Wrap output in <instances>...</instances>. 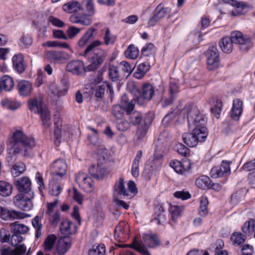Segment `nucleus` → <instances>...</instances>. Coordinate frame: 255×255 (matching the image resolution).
<instances>
[{
	"label": "nucleus",
	"mask_w": 255,
	"mask_h": 255,
	"mask_svg": "<svg viewBox=\"0 0 255 255\" xmlns=\"http://www.w3.org/2000/svg\"><path fill=\"white\" fill-rule=\"evenodd\" d=\"M35 145L34 139L27 136L22 130L15 131L9 140V146L13 153H9L6 158V162L11 165L16 160V154H21L24 157H30L32 149Z\"/></svg>",
	"instance_id": "1"
},
{
	"label": "nucleus",
	"mask_w": 255,
	"mask_h": 255,
	"mask_svg": "<svg viewBox=\"0 0 255 255\" xmlns=\"http://www.w3.org/2000/svg\"><path fill=\"white\" fill-rule=\"evenodd\" d=\"M102 44L100 40H96L91 43L81 54L87 58L90 63L86 67L88 72L93 71L99 67L104 62L107 57V52L105 50L98 48Z\"/></svg>",
	"instance_id": "2"
},
{
	"label": "nucleus",
	"mask_w": 255,
	"mask_h": 255,
	"mask_svg": "<svg viewBox=\"0 0 255 255\" xmlns=\"http://www.w3.org/2000/svg\"><path fill=\"white\" fill-rule=\"evenodd\" d=\"M180 114L186 118L189 127L192 125L196 127L205 126L206 120L204 115L201 114L193 104L188 103L180 111Z\"/></svg>",
	"instance_id": "3"
},
{
	"label": "nucleus",
	"mask_w": 255,
	"mask_h": 255,
	"mask_svg": "<svg viewBox=\"0 0 255 255\" xmlns=\"http://www.w3.org/2000/svg\"><path fill=\"white\" fill-rule=\"evenodd\" d=\"M29 109L35 114H39L43 125L45 128L49 126V121L50 119L49 111L43 104L40 97H34L28 101Z\"/></svg>",
	"instance_id": "4"
},
{
	"label": "nucleus",
	"mask_w": 255,
	"mask_h": 255,
	"mask_svg": "<svg viewBox=\"0 0 255 255\" xmlns=\"http://www.w3.org/2000/svg\"><path fill=\"white\" fill-rule=\"evenodd\" d=\"M119 197L123 198L131 197L128 190L125 187L124 180L122 177L116 181L113 188L114 202L119 207H122L126 210L128 209L129 205L124 201L119 199Z\"/></svg>",
	"instance_id": "5"
},
{
	"label": "nucleus",
	"mask_w": 255,
	"mask_h": 255,
	"mask_svg": "<svg viewBox=\"0 0 255 255\" xmlns=\"http://www.w3.org/2000/svg\"><path fill=\"white\" fill-rule=\"evenodd\" d=\"M139 96L133 98L132 101L140 106L143 105L146 102H149L153 97L155 93L154 87L149 83H144L140 89L138 90Z\"/></svg>",
	"instance_id": "6"
},
{
	"label": "nucleus",
	"mask_w": 255,
	"mask_h": 255,
	"mask_svg": "<svg viewBox=\"0 0 255 255\" xmlns=\"http://www.w3.org/2000/svg\"><path fill=\"white\" fill-rule=\"evenodd\" d=\"M230 38L233 43L239 45V48L242 51H247L252 46L251 38L239 31L232 32Z\"/></svg>",
	"instance_id": "7"
},
{
	"label": "nucleus",
	"mask_w": 255,
	"mask_h": 255,
	"mask_svg": "<svg viewBox=\"0 0 255 255\" xmlns=\"http://www.w3.org/2000/svg\"><path fill=\"white\" fill-rule=\"evenodd\" d=\"M50 169L53 178L55 180H60L65 176L67 165L65 160L58 159L53 162Z\"/></svg>",
	"instance_id": "8"
},
{
	"label": "nucleus",
	"mask_w": 255,
	"mask_h": 255,
	"mask_svg": "<svg viewBox=\"0 0 255 255\" xmlns=\"http://www.w3.org/2000/svg\"><path fill=\"white\" fill-rule=\"evenodd\" d=\"M34 195V193H30L28 195L19 193L14 197L13 203L19 209L24 211H29L33 207L31 199Z\"/></svg>",
	"instance_id": "9"
},
{
	"label": "nucleus",
	"mask_w": 255,
	"mask_h": 255,
	"mask_svg": "<svg viewBox=\"0 0 255 255\" xmlns=\"http://www.w3.org/2000/svg\"><path fill=\"white\" fill-rule=\"evenodd\" d=\"M207 64L209 70L213 71L217 69L219 66V53L217 47L214 45L211 46L207 51Z\"/></svg>",
	"instance_id": "10"
},
{
	"label": "nucleus",
	"mask_w": 255,
	"mask_h": 255,
	"mask_svg": "<svg viewBox=\"0 0 255 255\" xmlns=\"http://www.w3.org/2000/svg\"><path fill=\"white\" fill-rule=\"evenodd\" d=\"M135 103L132 101V104H127L126 99L124 98L123 104L125 107L128 108L127 115L129 116V123L133 126H138L143 123L144 118L142 117L140 113L133 110L134 108V104Z\"/></svg>",
	"instance_id": "11"
},
{
	"label": "nucleus",
	"mask_w": 255,
	"mask_h": 255,
	"mask_svg": "<svg viewBox=\"0 0 255 255\" xmlns=\"http://www.w3.org/2000/svg\"><path fill=\"white\" fill-rule=\"evenodd\" d=\"M192 163L189 159H184L182 161L172 160L170 162V166L175 171L185 176H188L191 173Z\"/></svg>",
	"instance_id": "12"
},
{
	"label": "nucleus",
	"mask_w": 255,
	"mask_h": 255,
	"mask_svg": "<svg viewBox=\"0 0 255 255\" xmlns=\"http://www.w3.org/2000/svg\"><path fill=\"white\" fill-rule=\"evenodd\" d=\"M230 163L229 161L223 160L220 166H215L212 168L210 171L211 176L216 178L229 175L231 172Z\"/></svg>",
	"instance_id": "13"
},
{
	"label": "nucleus",
	"mask_w": 255,
	"mask_h": 255,
	"mask_svg": "<svg viewBox=\"0 0 255 255\" xmlns=\"http://www.w3.org/2000/svg\"><path fill=\"white\" fill-rule=\"evenodd\" d=\"M153 115L148 113L144 117L143 123L138 126L135 133L137 139L142 140L147 132L149 125L153 120Z\"/></svg>",
	"instance_id": "14"
},
{
	"label": "nucleus",
	"mask_w": 255,
	"mask_h": 255,
	"mask_svg": "<svg viewBox=\"0 0 255 255\" xmlns=\"http://www.w3.org/2000/svg\"><path fill=\"white\" fill-rule=\"evenodd\" d=\"M29 215L15 210H9L7 208L3 207H0V217L4 220L10 219L14 220L15 219H24L26 217H29Z\"/></svg>",
	"instance_id": "15"
},
{
	"label": "nucleus",
	"mask_w": 255,
	"mask_h": 255,
	"mask_svg": "<svg viewBox=\"0 0 255 255\" xmlns=\"http://www.w3.org/2000/svg\"><path fill=\"white\" fill-rule=\"evenodd\" d=\"M14 183L20 193L28 195L34 193L31 189V180L28 177L23 176L16 180Z\"/></svg>",
	"instance_id": "16"
},
{
	"label": "nucleus",
	"mask_w": 255,
	"mask_h": 255,
	"mask_svg": "<svg viewBox=\"0 0 255 255\" xmlns=\"http://www.w3.org/2000/svg\"><path fill=\"white\" fill-rule=\"evenodd\" d=\"M88 138L91 143L97 147L96 151L97 155L102 159L106 160L108 157V150L102 144V141L98 138L97 135H89Z\"/></svg>",
	"instance_id": "17"
},
{
	"label": "nucleus",
	"mask_w": 255,
	"mask_h": 255,
	"mask_svg": "<svg viewBox=\"0 0 255 255\" xmlns=\"http://www.w3.org/2000/svg\"><path fill=\"white\" fill-rule=\"evenodd\" d=\"M66 71L76 75L88 72L84 62L79 60H73L69 62L66 67Z\"/></svg>",
	"instance_id": "18"
},
{
	"label": "nucleus",
	"mask_w": 255,
	"mask_h": 255,
	"mask_svg": "<svg viewBox=\"0 0 255 255\" xmlns=\"http://www.w3.org/2000/svg\"><path fill=\"white\" fill-rule=\"evenodd\" d=\"M45 57L51 62L61 63L68 58V54L65 52L51 50L46 52Z\"/></svg>",
	"instance_id": "19"
},
{
	"label": "nucleus",
	"mask_w": 255,
	"mask_h": 255,
	"mask_svg": "<svg viewBox=\"0 0 255 255\" xmlns=\"http://www.w3.org/2000/svg\"><path fill=\"white\" fill-rule=\"evenodd\" d=\"M76 181L81 188L86 192H91L94 188L93 182L90 177L84 173H79L76 177Z\"/></svg>",
	"instance_id": "20"
},
{
	"label": "nucleus",
	"mask_w": 255,
	"mask_h": 255,
	"mask_svg": "<svg viewBox=\"0 0 255 255\" xmlns=\"http://www.w3.org/2000/svg\"><path fill=\"white\" fill-rule=\"evenodd\" d=\"M125 98L126 99L128 104H132V101L129 100L127 94H124L122 96L121 98V105H114L112 109V114L113 116L119 120L122 119V118L124 117L125 112L127 114V111L128 109L127 108V107H125L123 104V100L124 98L125 99Z\"/></svg>",
	"instance_id": "21"
},
{
	"label": "nucleus",
	"mask_w": 255,
	"mask_h": 255,
	"mask_svg": "<svg viewBox=\"0 0 255 255\" xmlns=\"http://www.w3.org/2000/svg\"><path fill=\"white\" fill-rule=\"evenodd\" d=\"M13 249L5 246H0V255H23L26 252L24 244L17 245Z\"/></svg>",
	"instance_id": "22"
},
{
	"label": "nucleus",
	"mask_w": 255,
	"mask_h": 255,
	"mask_svg": "<svg viewBox=\"0 0 255 255\" xmlns=\"http://www.w3.org/2000/svg\"><path fill=\"white\" fill-rule=\"evenodd\" d=\"M98 163L97 166L92 165L89 169V173L93 178L100 179L103 178L106 175V170L105 168L102 167L100 164L103 163V160L98 155Z\"/></svg>",
	"instance_id": "23"
},
{
	"label": "nucleus",
	"mask_w": 255,
	"mask_h": 255,
	"mask_svg": "<svg viewBox=\"0 0 255 255\" xmlns=\"http://www.w3.org/2000/svg\"><path fill=\"white\" fill-rule=\"evenodd\" d=\"M18 94L22 97L29 96L33 90V86L31 82L27 80L19 81L17 85Z\"/></svg>",
	"instance_id": "24"
},
{
	"label": "nucleus",
	"mask_w": 255,
	"mask_h": 255,
	"mask_svg": "<svg viewBox=\"0 0 255 255\" xmlns=\"http://www.w3.org/2000/svg\"><path fill=\"white\" fill-rule=\"evenodd\" d=\"M14 69L18 73H22L25 70L26 64L22 54L14 55L12 59Z\"/></svg>",
	"instance_id": "25"
},
{
	"label": "nucleus",
	"mask_w": 255,
	"mask_h": 255,
	"mask_svg": "<svg viewBox=\"0 0 255 255\" xmlns=\"http://www.w3.org/2000/svg\"><path fill=\"white\" fill-rule=\"evenodd\" d=\"M243 110V102L239 99H236L233 100V107L232 108L230 116L232 119L235 121L239 120Z\"/></svg>",
	"instance_id": "26"
},
{
	"label": "nucleus",
	"mask_w": 255,
	"mask_h": 255,
	"mask_svg": "<svg viewBox=\"0 0 255 255\" xmlns=\"http://www.w3.org/2000/svg\"><path fill=\"white\" fill-rule=\"evenodd\" d=\"M142 240L144 243L141 242L144 246L145 245L149 248H154L159 246L160 244V241L158 237L154 234H145L142 236ZM146 249V248H145Z\"/></svg>",
	"instance_id": "27"
},
{
	"label": "nucleus",
	"mask_w": 255,
	"mask_h": 255,
	"mask_svg": "<svg viewBox=\"0 0 255 255\" xmlns=\"http://www.w3.org/2000/svg\"><path fill=\"white\" fill-rule=\"evenodd\" d=\"M60 230L62 234L69 235L75 234L77 230L75 225L72 221L65 219L62 222Z\"/></svg>",
	"instance_id": "28"
},
{
	"label": "nucleus",
	"mask_w": 255,
	"mask_h": 255,
	"mask_svg": "<svg viewBox=\"0 0 255 255\" xmlns=\"http://www.w3.org/2000/svg\"><path fill=\"white\" fill-rule=\"evenodd\" d=\"M119 247L120 248L128 247L129 248L133 249L142 255H150L149 252L145 248L144 245L141 242V241H138L135 238L134 239L132 244L129 245H119Z\"/></svg>",
	"instance_id": "29"
},
{
	"label": "nucleus",
	"mask_w": 255,
	"mask_h": 255,
	"mask_svg": "<svg viewBox=\"0 0 255 255\" xmlns=\"http://www.w3.org/2000/svg\"><path fill=\"white\" fill-rule=\"evenodd\" d=\"M14 86L13 80L10 76L5 75L0 78V92L3 91L9 92Z\"/></svg>",
	"instance_id": "30"
},
{
	"label": "nucleus",
	"mask_w": 255,
	"mask_h": 255,
	"mask_svg": "<svg viewBox=\"0 0 255 255\" xmlns=\"http://www.w3.org/2000/svg\"><path fill=\"white\" fill-rule=\"evenodd\" d=\"M226 3L230 4V5L236 7L235 10L232 11V14L236 16L239 14H243L245 13L244 9L247 7V4L243 2H239L235 0H221Z\"/></svg>",
	"instance_id": "31"
},
{
	"label": "nucleus",
	"mask_w": 255,
	"mask_h": 255,
	"mask_svg": "<svg viewBox=\"0 0 255 255\" xmlns=\"http://www.w3.org/2000/svg\"><path fill=\"white\" fill-rule=\"evenodd\" d=\"M62 9L64 11L70 13L84 10L82 4L77 1H71L64 4L62 6Z\"/></svg>",
	"instance_id": "32"
},
{
	"label": "nucleus",
	"mask_w": 255,
	"mask_h": 255,
	"mask_svg": "<svg viewBox=\"0 0 255 255\" xmlns=\"http://www.w3.org/2000/svg\"><path fill=\"white\" fill-rule=\"evenodd\" d=\"M193 132L197 142H203L206 139L208 131L205 126L194 127Z\"/></svg>",
	"instance_id": "33"
},
{
	"label": "nucleus",
	"mask_w": 255,
	"mask_h": 255,
	"mask_svg": "<svg viewBox=\"0 0 255 255\" xmlns=\"http://www.w3.org/2000/svg\"><path fill=\"white\" fill-rule=\"evenodd\" d=\"M71 247V242L69 239L65 237L61 238L58 240L57 250L59 255L65 254Z\"/></svg>",
	"instance_id": "34"
},
{
	"label": "nucleus",
	"mask_w": 255,
	"mask_h": 255,
	"mask_svg": "<svg viewBox=\"0 0 255 255\" xmlns=\"http://www.w3.org/2000/svg\"><path fill=\"white\" fill-rule=\"evenodd\" d=\"M111 90V86L107 82L97 85L95 88L94 95L97 99H102L104 97L106 90Z\"/></svg>",
	"instance_id": "35"
},
{
	"label": "nucleus",
	"mask_w": 255,
	"mask_h": 255,
	"mask_svg": "<svg viewBox=\"0 0 255 255\" xmlns=\"http://www.w3.org/2000/svg\"><path fill=\"white\" fill-rule=\"evenodd\" d=\"M219 45L222 51L225 53H230L233 49V43L229 37H224L219 42Z\"/></svg>",
	"instance_id": "36"
},
{
	"label": "nucleus",
	"mask_w": 255,
	"mask_h": 255,
	"mask_svg": "<svg viewBox=\"0 0 255 255\" xmlns=\"http://www.w3.org/2000/svg\"><path fill=\"white\" fill-rule=\"evenodd\" d=\"M11 227V232L12 234H24L28 232L29 228L27 226L24 224H20L18 222H15L11 223L10 225Z\"/></svg>",
	"instance_id": "37"
},
{
	"label": "nucleus",
	"mask_w": 255,
	"mask_h": 255,
	"mask_svg": "<svg viewBox=\"0 0 255 255\" xmlns=\"http://www.w3.org/2000/svg\"><path fill=\"white\" fill-rule=\"evenodd\" d=\"M70 20L73 23H80L83 25H89L92 22L90 18L87 17V14L72 15L70 17Z\"/></svg>",
	"instance_id": "38"
},
{
	"label": "nucleus",
	"mask_w": 255,
	"mask_h": 255,
	"mask_svg": "<svg viewBox=\"0 0 255 255\" xmlns=\"http://www.w3.org/2000/svg\"><path fill=\"white\" fill-rule=\"evenodd\" d=\"M96 31V29L90 27L89 28L84 34L79 39L78 42V45L80 48L84 47L88 42L89 40L93 37V32Z\"/></svg>",
	"instance_id": "39"
},
{
	"label": "nucleus",
	"mask_w": 255,
	"mask_h": 255,
	"mask_svg": "<svg viewBox=\"0 0 255 255\" xmlns=\"http://www.w3.org/2000/svg\"><path fill=\"white\" fill-rule=\"evenodd\" d=\"M12 185L4 181H0V195L3 197H8L12 194Z\"/></svg>",
	"instance_id": "40"
},
{
	"label": "nucleus",
	"mask_w": 255,
	"mask_h": 255,
	"mask_svg": "<svg viewBox=\"0 0 255 255\" xmlns=\"http://www.w3.org/2000/svg\"><path fill=\"white\" fill-rule=\"evenodd\" d=\"M195 183L199 188L205 190L210 188L211 179L207 176L202 175L196 179Z\"/></svg>",
	"instance_id": "41"
},
{
	"label": "nucleus",
	"mask_w": 255,
	"mask_h": 255,
	"mask_svg": "<svg viewBox=\"0 0 255 255\" xmlns=\"http://www.w3.org/2000/svg\"><path fill=\"white\" fill-rule=\"evenodd\" d=\"M149 69L148 63H142L137 67V70L134 73L133 76L138 79L142 78Z\"/></svg>",
	"instance_id": "42"
},
{
	"label": "nucleus",
	"mask_w": 255,
	"mask_h": 255,
	"mask_svg": "<svg viewBox=\"0 0 255 255\" xmlns=\"http://www.w3.org/2000/svg\"><path fill=\"white\" fill-rule=\"evenodd\" d=\"M182 139L184 143L187 146L193 147L196 146L198 142L197 138L194 135L193 132L192 133H185L182 135Z\"/></svg>",
	"instance_id": "43"
},
{
	"label": "nucleus",
	"mask_w": 255,
	"mask_h": 255,
	"mask_svg": "<svg viewBox=\"0 0 255 255\" xmlns=\"http://www.w3.org/2000/svg\"><path fill=\"white\" fill-rule=\"evenodd\" d=\"M26 170V166L22 162H18L13 165L11 168V173L13 176L17 177Z\"/></svg>",
	"instance_id": "44"
},
{
	"label": "nucleus",
	"mask_w": 255,
	"mask_h": 255,
	"mask_svg": "<svg viewBox=\"0 0 255 255\" xmlns=\"http://www.w3.org/2000/svg\"><path fill=\"white\" fill-rule=\"evenodd\" d=\"M154 210L155 215L154 220L157 221L158 225H161L166 220L164 209L162 206L159 205L155 208Z\"/></svg>",
	"instance_id": "45"
},
{
	"label": "nucleus",
	"mask_w": 255,
	"mask_h": 255,
	"mask_svg": "<svg viewBox=\"0 0 255 255\" xmlns=\"http://www.w3.org/2000/svg\"><path fill=\"white\" fill-rule=\"evenodd\" d=\"M184 210V207L177 205H170L169 208V212L171 215L172 221L175 222L179 218L181 213Z\"/></svg>",
	"instance_id": "46"
},
{
	"label": "nucleus",
	"mask_w": 255,
	"mask_h": 255,
	"mask_svg": "<svg viewBox=\"0 0 255 255\" xmlns=\"http://www.w3.org/2000/svg\"><path fill=\"white\" fill-rule=\"evenodd\" d=\"M105 246L103 244H95L89 251V255H105Z\"/></svg>",
	"instance_id": "47"
},
{
	"label": "nucleus",
	"mask_w": 255,
	"mask_h": 255,
	"mask_svg": "<svg viewBox=\"0 0 255 255\" xmlns=\"http://www.w3.org/2000/svg\"><path fill=\"white\" fill-rule=\"evenodd\" d=\"M213 100L214 106L211 108V111L216 118L219 119L222 108V102L218 98H215Z\"/></svg>",
	"instance_id": "48"
},
{
	"label": "nucleus",
	"mask_w": 255,
	"mask_h": 255,
	"mask_svg": "<svg viewBox=\"0 0 255 255\" xmlns=\"http://www.w3.org/2000/svg\"><path fill=\"white\" fill-rule=\"evenodd\" d=\"M242 230L246 235H249L255 231V220H250L246 222L242 228Z\"/></svg>",
	"instance_id": "49"
},
{
	"label": "nucleus",
	"mask_w": 255,
	"mask_h": 255,
	"mask_svg": "<svg viewBox=\"0 0 255 255\" xmlns=\"http://www.w3.org/2000/svg\"><path fill=\"white\" fill-rule=\"evenodd\" d=\"M209 204L207 197L202 196L200 199V206L199 209V214L200 216H206L208 213L207 206Z\"/></svg>",
	"instance_id": "50"
},
{
	"label": "nucleus",
	"mask_w": 255,
	"mask_h": 255,
	"mask_svg": "<svg viewBox=\"0 0 255 255\" xmlns=\"http://www.w3.org/2000/svg\"><path fill=\"white\" fill-rule=\"evenodd\" d=\"M171 12V9L169 7H164L162 4H159L156 8L155 14L159 19H160Z\"/></svg>",
	"instance_id": "51"
},
{
	"label": "nucleus",
	"mask_w": 255,
	"mask_h": 255,
	"mask_svg": "<svg viewBox=\"0 0 255 255\" xmlns=\"http://www.w3.org/2000/svg\"><path fill=\"white\" fill-rule=\"evenodd\" d=\"M56 239L57 237L54 234L48 236L43 243L45 250L46 251H51L55 244Z\"/></svg>",
	"instance_id": "52"
},
{
	"label": "nucleus",
	"mask_w": 255,
	"mask_h": 255,
	"mask_svg": "<svg viewBox=\"0 0 255 255\" xmlns=\"http://www.w3.org/2000/svg\"><path fill=\"white\" fill-rule=\"evenodd\" d=\"M40 218L38 216H36L32 220V225L36 229L35 237L37 239L39 238L41 235V230L42 225L40 223Z\"/></svg>",
	"instance_id": "53"
},
{
	"label": "nucleus",
	"mask_w": 255,
	"mask_h": 255,
	"mask_svg": "<svg viewBox=\"0 0 255 255\" xmlns=\"http://www.w3.org/2000/svg\"><path fill=\"white\" fill-rule=\"evenodd\" d=\"M126 224L124 222H120L115 229V237L120 240L124 238L125 232Z\"/></svg>",
	"instance_id": "54"
},
{
	"label": "nucleus",
	"mask_w": 255,
	"mask_h": 255,
	"mask_svg": "<svg viewBox=\"0 0 255 255\" xmlns=\"http://www.w3.org/2000/svg\"><path fill=\"white\" fill-rule=\"evenodd\" d=\"M117 38L116 36L112 34L110 29L107 28L103 36L104 44L106 45H113Z\"/></svg>",
	"instance_id": "55"
},
{
	"label": "nucleus",
	"mask_w": 255,
	"mask_h": 255,
	"mask_svg": "<svg viewBox=\"0 0 255 255\" xmlns=\"http://www.w3.org/2000/svg\"><path fill=\"white\" fill-rule=\"evenodd\" d=\"M1 104L4 108L12 110H15L20 106L19 103H16L7 99L2 100Z\"/></svg>",
	"instance_id": "56"
},
{
	"label": "nucleus",
	"mask_w": 255,
	"mask_h": 255,
	"mask_svg": "<svg viewBox=\"0 0 255 255\" xmlns=\"http://www.w3.org/2000/svg\"><path fill=\"white\" fill-rule=\"evenodd\" d=\"M125 55L128 58L134 59L138 55V50L134 45H130L125 51Z\"/></svg>",
	"instance_id": "57"
},
{
	"label": "nucleus",
	"mask_w": 255,
	"mask_h": 255,
	"mask_svg": "<svg viewBox=\"0 0 255 255\" xmlns=\"http://www.w3.org/2000/svg\"><path fill=\"white\" fill-rule=\"evenodd\" d=\"M246 239V236L241 233H235L231 237V240L234 245H240L243 243Z\"/></svg>",
	"instance_id": "58"
},
{
	"label": "nucleus",
	"mask_w": 255,
	"mask_h": 255,
	"mask_svg": "<svg viewBox=\"0 0 255 255\" xmlns=\"http://www.w3.org/2000/svg\"><path fill=\"white\" fill-rule=\"evenodd\" d=\"M82 3L84 4L86 8L88 15L89 16H93L95 14V8L93 0H82Z\"/></svg>",
	"instance_id": "59"
},
{
	"label": "nucleus",
	"mask_w": 255,
	"mask_h": 255,
	"mask_svg": "<svg viewBox=\"0 0 255 255\" xmlns=\"http://www.w3.org/2000/svg\"><path fill=\"white\" fill-rule=\"evenodd\" d=\"M179 109H175L168 113L162 121V125L167 126L170 122L173 121L178 115Z\"/></svg>",
	"instance_id": "60"
},
{
	"label": "nucleus",
	"mask_w": 255,
	"mask_h": 255,
	"mask_svg": "<svg viewBox=\"0 0 255 255\" xmlns=\"http://www.w3.org/2000/svg\"><path fill=\"white\" fill-rule=\"evenodd\" d=\"M109 76L113 81H118L119 78L118 68L114 66H110L109 68Z\"/></svg>",
	"instance_id": "61"
},
{
	"label": "nucleus",
	"mask_w": 255,
	"mask_h": 255,
	"mask_svg": "<svg viewBox=\"0 0 255 255\" xmlns=\"http://www.w3.org/2000/svg\"><path fill=\"white\" fill-rule=\"evenodd\" d=\"M32 39L31 36L23 34L20 39L19 46L23 48H26L31 45Z\"/></svg>",
	"instance_id": "62"
},
{
	"label": "nucleus",
	"mask_w": 255,
	"mask_h": 255,
	"mask_svg": "<svg viewBox=\"0 0 255 255\" xmlns=\"http://www.w3.org/2000/svg\"><path fill=\"white\" fill-rule=\"evenodd\" d=\"M23 239L21 235L16 234H12L11 236L9 244L12 247H16L20 243Z\"/></svg>",
	"instance_id": "63"
},
{
	"label": "nucleus",
	"mask_w": 255,
	"mask_h": 255,
	"mask_svg": "<svg viewBox=\"0 0 255 255\" xmlns=\"http://www.w3.org/2000/svg\"><path fill=\"white\" fill-rule=\"evenodd\" d=\"M81 29L80 28H77L73 26H70L66 30L68 39H73L81 31Z\"/></svg>",
	"instance_id": "64"
}]
</instances>
